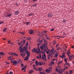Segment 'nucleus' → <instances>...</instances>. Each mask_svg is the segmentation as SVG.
<instances>
[{
    "label": "nucleus",
    "instance_id": "f257e3e1",
    "mask_svg": "<svg viewBox=\"0 0 74 74\" xmlns=\"http://www.w3.org/2000/svg\"><path fill=\"white\" fill-rule=\"evenodd\" d=\"M20 51L21 52H22V53H21V55L22 56V57H25V55H26L25 53H24L25 52V49L22 48L20 49Z\"/></svg>",
    "mask_w": 74,
    "mask_h": 74
},
{
    "label": "nucleus",
    "instance_id": "f03ea898",
    "mask_svg": "<svg viewBox=\"0 0 74 74\" xmlns=\"http://www.w3.org/2000/svg\"><path fill=\"white\" fill-rule=\"evenodd\" d=\"M25 44V40L24 39H23V41L21 40L20 43H18V45H21V46L19 47V49H21L22 47V46L24 44Z\"/></svg>",
    "mask_w": 74,
    "mask_h": 74
},
{
    "label": "nucleus",
    "instance_id": "7ed1b4c3",
    "mask_svg": "<svg viewBox=\"0 0 74 74\" xmlns=\"http://www.w3.org/2000/svg\"><path fill=\"white\" fill-rule=\"evenodd\" d=\"M56 71H57L58 73L59 74H63L62 71V69L60 70V66H58L56 67Z\"/></svg>",
    "mask_w": 74,
    "mask_h": 74
},
{
    "label": "nucleus",
    "instance_id": "20e7f679",
    "mask_svg": "<svg viewBox=\"0 0 74 74\" xmlns=\"http://www.w3.org/2000/svg\"><path fill=\"white\" fill-rule=\"evenodd\" d=\"M32 52H36L37 53H39L40 52V53H41V51H40V50L38 49H36V48L32 49Z\"/></svg>",
    "mask_w": 74,
    "mask_h": 74
},
{
    "label": "nucleus",
    "instance_id": "39448f33",
    "mask_svg": "<svg viewBox=\"0 0 74 74\" xmlns=\"http://www.w3.org/2000/svg\"><path fill=\"white\" fill-rule=\"evenodd\" d=\"M55 53V50L54 49H51L50 52L49 53V55H50L51 58H52V56H53V54Z\"/></svg>",
    "mask_w": 74,
    "mask_h": 74
},
{
    "label": "nucleus",
    "instance_id": "423d86ee",
    "mask_svg": "<svg viewBox=\"0 0 74 74\" xmlns=\"http://www.w3.org/2000/svg\"><path fill=\"white\" fill-rule=\"evenodd\" d=\"M45 47H44V45H42V46H41L40 47V48H41V51H42V53H44V54H45V53H44V49H45V50H44L45 51H47V49H46V48H45Z\"/></svg>",
    "mask_w": 74,
    "mask_h": 74
},
{
    "label": "nucleus",
    "instance_id": "0eeeda50",
    "mask_svg": "<svg viewBox=\"0 0 74 74\" xmlns=\"http://www.w3.org/2000/svg\"><path fill=\"white\" fill-rule=\"evenodd\" d=\"M52 68V67H49V69H47L45 70V71L47 72V73H50L51 72V69Z\"/></svg>",
    "mask_w": 74,
    "mask_h": 74
},
{
    "label": "nucleus",
    "instance_id": "6e6552de",
    "mask_svg": "<svg viewBox=\"0 0 74 74\" xmlns=\"http://www.w3.org/2000/svg\"><path fill=\"white\" fill-rule=\"evenodd\" d=\"M42 60H44L45 59V61H47V60H46V55H45V54H44V55H42Z\"/></svg>",
    "mask_w": 74,
    "mask_h": 74
},
{
    "label": "nucleus",
    "instance_id": "1a4fd4ad",
    "mask_svg": "<svg viewBox=\"0 0 74 74\" xmlns=\"http://www.w3.org/2000/svg\"><path fill=\"white\" fill-rule=\"evenodd\" d=\"M25 53H26H26H27V56H28V57H30V51H29L28 52V51L27 50L26 51V50L25 49Z\"/></svg>",
    "mask_w": 74,
    "mask_h": 74
},
{
    "label": "nucleus",
    "instance_id": "9d476101",
    "mask_svg": "<svg viewBox=\"0 0 74 74\" xmlns=\"http://www.w3.org/2000/svg\"><path fill=\"white\" fill-rule=\"evenodd\" d=\"M34 32V31L33 30L30 29L29 30V33L30 34H33Z\"/></svg>",
    "mask_w": 74,
    "mask_h": 74
},
{
    "label": "nucleus",
    "instance_id": "9b49d317",
    "mask_svg": "<svg viewBox=\"0 0 74 74\" xmlns=\"http://www.w3.org/2000/svg\"><path fill=\"white\" fill-rule=\"evenodd\" d=\"M65 53H62V56H59L60 58H65V54H64Z\"/></svg>",
    "mask_w": 74,
    "mask_h": 74
},
{
    "label": "nucleus",
    "instance_id": "f8f14e48",
    "mask_svg": "<svg viewBox=\"0 0 74 74\" xmlns=\"http://www.w3.org/2000/svg\"><path fill=\"white\" fill-rule=\"evenodd\" d=\"M44 35H45V34L42 32V33H41L39 34L38 36H39L40 37H43Z\"/></svg>",
    "mask_w": 74,
    "mask_h": 74
},
{
    "label": "nucleus",
    "instance_id": "ddd939ff",
    "mask_svg": "<svg viewBox=\"0 0 74 74\" xmlns=\"http://www.w3.org/2000/svg\"><path fill=\"white\" fill-rule=\"evenodd\" d=\"M48 17H52L53 16V15L51 13H49L47 15Z\"/></svg>",
    "mask_w": 74,
    "mask_h": 74
},
{
    "label": "nucleus",
    "instance_id": "4468645a",
    "mask_svg": "<svg viewBox=\"0 0 74 74\" xmlns=\"http://www.w3.org/2000/svg\"><path fill=\"white\" fill-rule=\"evenodd\" d=\"M39 56L40 57L38 56H37V59H41V53H39Z\"/></svg>",
    "mask_w": 74,
    "mask_h": 74
},
{
    "label": "nucleus",
    "instance_id": "2eb2a0df",
    "mask_svg": "<svg viewBox=\"0 0 74 74\" xmlns=\"http://www.w3.org/2000/svg\"><path fill=\"white\" fill-rule=\"evenodd\" d=\"M44 42L46 45H47V43H48V42L46 39H45L44 41Z\"/></svg>",
    "mask_w": 74,
    "mask_h": 74
},
{
    "label": "nucleus",
    "instance_id": "dca6fc26",
    "mask_svg": "<svg viewBox=\"0 0 74 74\" xmlns=\"http://www.w3.org/2000/svg\"><path fill=\"white\" fill-rule=\"evenodd\" d=\"M38 63H39V62H38L37 60H36L35 62V64L36 66H38Z\"/></svg>",
    "mask_w": 74,
    "mask_h": 74
},
{
    "label": "nucleus",
    "instance_id": "f3484780",
    "mask_svg": "<svg viewBox=\"0 0 74 74\" xmlns=\"http://www.w3.org/2000/svg\"><path fill=\"white\" fill-rule=\"evenodd\" d=\"M69 58L70 60H73V58L71 56H69Z\"/></svg>",
    "mask_w": 74,
    "mask_h": 74
},
{
    "label": "nucleus",
    "instance_id": "a211bd4d",
    "mask_svg": "<svg viewBox=\"0 0 74 74\" xmlns=\"http://www.w3.org/2000/svg\"><path fill=\"white\" fill-rule=\"evenodd\" d=\"M29 59V57L28 56H27L25 58L24 60H27Z\"/></svg>",
    "mask_w": 74,
    "mask_h": 74
},
{
    "label": "nucleus",
    "instance_id": "6ab92c4d",
    "mask_svg": "<svg viewBox=\"0 0 74 74\" xmlns=\"http://www.w3.org/2000/svg\"><path fill=\"white\" fill-rule=\"evenodd\" d=\"M7 73L8 74H13V72L12 71H10V72L8 71L7 72Z\"/></svg>",
    "mask_w": 74,
    "mask_h": 74
},
{
    "label": "nucleus",
    "instance_id": "aec40b11",
    "mask_svg": "<svg viewBox=\"0 0 74 74\" xmlns=\"http://www.w3.org/2000/svg\"><path fill=\"white\" fill-rule=\"evenodd\" d=\"M39 40L38 41V42L40 43H42V42H43V40H40V38H39Z\"/></svg>",
    "mask_w": 74,
    "mask_h": 74
},
{
    "label": "nucleus",
    "instance_id": "412c9836",
    "mask_svg": "<svg viewBox=\"0 0 74 74\" xmlns=\"http://www.w3.org/2000/svg\"><path fill=\"white\" fill-rule=\"evenodd\" d=\"M13 64H16V63H17V61H16L15 60H13Z\"/></svg>",
    "mask_w": 74,
    "mask_h": 74
},
{
    "label": "nucleus",
    "instance_id": "4be33fe9",
    "mask_svg": "<svg viewBox=\"0 0 74 74\" xmlns=\"http://www.w3.org/2000/svg\"><path fill=\"white\" fill-rule=\"evenodd\" d=\"M65 64L66 65H68V66L69 67L70 66V64L69 62H67L65 63Z\"/></svg>",
    "mask_w": 74,
    "mask_h": 74
},
{
    "label": "nucleus",
    "instance_id": "5701e85b",
    "mask_svg": "<svg viewBox=\"0 0 74 74\" xmlns=\"http://www.w3.org/2000/svg\"><path fill=\"white\" fill-rule=\"evenodd\" d=\"M0 55H2V56H4V53L3 52H1L0 53Z\"/></svg>",
    "mask_w": 74,
    "mask_h": 74
},
{
    "label": "nucleus",
    "instance_id": "b1692460",
    "mask_svg": "<svg viewBox=\"0 0 74 74\" xmlns=\"http://www.w3.org/2000/svg\"><path fill=\"white\" fill-rule=\"evenodd\" d=\"M15 14H16V15H18V14H19V11H16L15 12Z\"/></svg>",
    "mask_w": 74,
    "mask_h": 74
},
{
    "label": "nucleus",
    "instance_id": "393cba45",
    "mask_svg": "<svg viewBox=\"0 0 74 74\" xmlns=\"http://www.w3.org/2000/svg\"><path fill=\"white\" fill-rule=\"evenodd\" d=\"M11 15H12V14H8V15L6 16L7 17H9V18H10Z\"/></svg>",
    "mask_w": 74,
    "mask_h": 74
},
{
    "label": "nucleus",
    "instance_id": "a878e982",
    "mask_svg": "<svg viewBox=\"0 0 74 74\" xmlns=\"http://www.w3.org/2000/svg\"><path fill=\"white\" fill-rule=\"evenodd\" d=\"M56 42L55 40H54L53 41V45H55V44H56Z\"/></svg>",
    "mask_w": 74,
    "mask_h": 74
},
{
    "label": "nucleus",
    "instance_id": "bb28decb",
    "mask_svg": "<svg viewBox=\"0 0 74 74\" xmlns=\"http://www.w3.org/2000/svg\"><path fill=\"white\" fill-rule=\"evenodd\" d=\"M49 51H50V50H49V49H48V51H46L48 55L49 54Z\"/></svg>",
    "mask_w": 74,
    "mask_h": 74
},
{
    "label": "nucleus",
    "instance_id": "cd10ccee",
    "mask_svg": "<svg viewBox=\"0 0 74 74\" xmlns=\"http://www.w3.org/2000/svg\"><path fill=\"white\" fill-rule=\"evenodd\" d=\"M69 52L67 53V55L69 56H70V51H68Z\"/></svg>",
    "mask_w": 74,
    "mask_h": 74
},
{
    "label": "nucleus",
    "instance_id": "c85d7f7f",
    "mask_svg": "<svg viewBox=\"0 0 74 74\" xmlns=\"http://www.w3.org/2000/svg\"><path fill=\"white\" fill-rule=\"evenodd\" d=\"M30 22H27L25 24H26V25H27V26L28 25H29V23H30Z\"/></svg>",
    "mask_w": 74,
    "mask_h": 74
},
{
    "label": "nucleus",
    "instance_id": "c756f323",
    "mask_svg": "<svg viewBox=\"0 0 74 74\" xmlns=\"http://www.w3.org/2000/svg\"><path fill=\"white\" fill-rule=\"evenodd\" d=\"M33 71H33V70H30L29 71V73H33Z\"/></svg>",
    "mask_w": 74,
    "mask_h": 74
},
{
    "label": "nucleus",
    "instance_id": "7c9ffc66",
    "mask_svg": "<svg viewBox=\"0 0 74 74\" xmlns=\"http://www.w3.org/2000/svg\"><path fill=\"white\" fill-rule=\"evenodd\" d=\"M58 53H56L55 54V57L56 58V57H58Z\"/></svg>",
    "mask_w": 74,
    "mask_h": 74
},
{
    "label": "nucleus",
    "instance_id": "2f4dec72",
    "mask_svg": "<svg viewBox=\"0 0 74 74\" xmlns=\"http://www.w3.org/2000/svg\"><path fill=\"white\" fill-rule=\"evenodd\" d=\"M69 73H70L69 74H72L73 73V71L72 70L70 71Z\"/></svg>",
    "mask_w": 74,
    "mask_h": 74
},
{
    "label": "nucleus",
    "instance_id": "473e14b6",
    "mask_svg": "<svg viewBox=\"0 0 74 74\" xmlns=\"http://www.w3.org/2000/svg\"><path fill=\"white\" fill-rule=\"evenodd\" d=\"M38 70H39V71H42V68H41V67H40L39 68H38Z\"/></svg>",
    "mask_w": 74,
    "mask_h": 74
},
{
    "label": "nucleus",
    "instance_id": "72a5a7b5",
    "mask_svg": "<svg viewBox=\"0 0 74 74\" xmlns=\"http://www.w3.org/2000/svg\"><path fill=\"white\" fill-rule=\"evenodd\" d=\"M6 30H7V28H5L3 30V32H5L6 31Z\"/></svg>",
    "mask_w": 74,
    "mask_h": 74
},
{
    "label": "nucleus",
    "instance_id": "f704fd0d",
    "mask_svg": "<svg viewBox=\"0 0 74 74\" xmlns=\"http://www.w3.org/2000/svg\"><path fill=\"white\" fill-rule=\"evenodd\" d=\"M15 55V56H18V54H16L15 53H13V55Z\"/></svg>",
    "mask_w": 74,
    "mask_h": 74
},
{
    "label": "nucleus",
    "instance_id": "c9c22d12",
    "mask_svg": "<svg viewBox=\"0 0 74 74\" xmlns=\"http://www.w3.org/2000/svg\"><path fill=\"white\" fill-rule=\"evenodd\" d=\"M42 65V63L41 62H39V63L38 64V65H39V66H40V65Z\"/></svg>",
    "mask_w": 74,
    "mask_h": 74
},
{
    "label": "nucleus",
    "instance_id": "e433bc0d",
    "mask_svg": "<svg viewBox=\"0 0 74 74\" xmlns=\"http://www.w3.org/2000/svg\"><path fill=\"white\" fill-rule=\"evenodd\" d=\"M46 39L47 40H49V36H48L46 37Z\"/></svg>",
    "mask_w": 74,
    "mask_h": 74
},
{
    "label": "nucleus",
    "instance_id": "4c0bfd02",
    "mask_svg": "<svg viewBox=\"0 0 74 74\" xmlns=\"http://www.w3.org/2000/svg\"><path fill=\"white\" fill-rule=\"evenodd\" d=\"M59 44H57L56 46V48H58V46H59Z\"/></svg>",
    "mask_w": 74,
    "mask_h": 74
},
{
    "label": "nucleus",
    "instance_id": "58836bf2",
    "mask_svg": "<svg viewBox=\"0 0 74 74\" xmlns=\"http://www.w3.org/2000/svg\"><path fill=\"white\" fill-rule=\"evenodd\" d=\"M33 13H30L29 14V16H32V15H33Z\"/></svg>",
    "mask_w": 74,
    "mask_h": 74
},
{
    "label": "nucleus",
    "instance_id": "ea45409f",
    "mask_svg": "<svg viewBox=\"0 0 74 74\" xmlns=\"http://www.w3.org/2000/svg\"><path fill=\"white\" fill-rule=\"evenodd\" d=\"M45 47H46L45 48H46V49L47 50H48V47H47V45H46L45 46Z\"/></svg>",
    "mask_w": 74,
    "mask_h": 74
},
{
    "label": "nucleus",
    "instance_id": "a19ab883",
    "mask_svg": "<svg viewBox=\"0 0 74 74\" xmlns=\"http://www.w3.org/2000/svg\"><path fill=\"white\" fill-rule=\"evenodd\" d=\"M48 59L49 60L50 59V56L49 55L47 56Z\"/></svg>",
    "mask_w": 74,
    "mask_h": 74
},
{
    "label": "nucleus",
    "instance_id": "79ce46f5",
    "mask_svg": "<svg viewBox=\"0 0 74 74\" xmlns=\"http://www.w3.org/2000/svg\"><path fill=\"white\" fill-rule=\"evenodd\" d=\"M65 69L66 70L67 69H68V68H69V67H68V66H65Z\"/></svg>",
    "mask_w": 74,
    "mask_h": 74
},
{
    "label": "nucleus",
    "instance_id": "37998d69",
    "mask_svg": "<svg viewBox=\"0 0 74 74\" xmlns=\"http://www.w3.org/2000/svg\"><path fill=\"white\" fill-rule=\"evenodd\" d=\"M60 47H58V48H57V51H59V50H60Z\"/></svg>",
    "mask_w": 74,
    "mask_h": 74
},
{
    "label": "nucleus",
    "instance_id": "c03bdc74",
    "mask_svg": "<svg viewBox=\"0 0 74 74\" xmlns=\"http://www.w3.org/2000/svg\"><path fill=\"white\" fill-rule=\"evenodd\" d=\"M2 23H4V21H1V22H0V25H1V24H2Z\"/></svg>",
    "mask_w": 74,
    "mask_h": 74
},
{
    "label": "nucleus",
    "instance_id": "a18cd8bd",
    "mask_svg": "<svg viewBox=\"0 0 74 74\" xmlns=\"http://www.w3.org/2000/svg\"><path fill=\"white\" fill-rule=\"evenodd\" d=\"M62 62V61H60L58 63V64H60Z\"/></svg>",
    "mask_w": 74,
    "mask_h": 74
},
{
    "label": "nucleus",
    "instance_id": "49530a36",
    "mask_svg": "<svg viewBox=\"0 0 74 74\" xmlns=\"http://www.w3.org/2000/svg\"><path fill=\"white\" fill-rule=\"evenodd\" d=\"M27 40H31V38H30V37H29L28 38H27Z\"/></svg>",
    "mask_w": 74,
    "mask_h": 74
},
{
    "label": "nucleus",
    "instance_id": "de8ad7c7",
    "mask_svg": "<svg viewBox=\"0 0 74 74\" xmlns=\"http://www.w3.org/2000/svg\"><path fill=\"white\" fill-rule=\"evenodd\" d=\"M11 58V56L8 57V60H10Z\"/></svg>",
    "mask_w": 74,
    "mask_h": 74
},
{
    "label": "nucleus",
    "instance_id": "09e8293b",
    "mask_svg": "<svg viewBox=\"0 0 74 74\" xmlns=\"http://www.w3.org/2000/svg\"><path fill=\"white\" fill-rule=\"evenodd\" d=\"M9 55H13V53H9Z\"/></svg>",
    "mask_w": 74,
    "mask_h": 74
},
{
    "label": "nucleus",
    "instance_id": "8fccbe9b",
    "mask_svg": "<svg viewBox=\"0 0 74 74\" xmlns=\"http://www.w3.org/2000/svg\"><path fill=\"white\" fill-rule=\"evenodd\" d=\"M15 5L16 6H18V5H19V4H18V3H15Z\"/></svg>",
    "mask_w": 74,
    "mask_h": 74
},
{
    "label": "nucleus",
    "instance_id": "3c124183",
    "mask_svg": "<svg viewBox=\"0 0 74 74\" xmlns=\"http://www.w3.org/2000/svg\"><path fill=\"white\" fill-rule=\"evenodd\" d=\"M56 37H57V38H58L57 39H59L60 38V36H56Z\"/></svg>",
    "mask_w": 74,
    "mask_h": 74
},
{
    "label": "nucleus",
    "instance_id": "603ef678",
    "mask_svg": "<svg viewBox=\"0 0 74 74\" xmlns=\"http://www.w3.org/2000/svg\"><path fill=\"white\" fill-rule=\"evenodd\" d=\"M71 56H72V58L73 59H74V55H73V54H71Z\"/></svg>",
    "mask_w": 74,
    "mask_h": 74
},
{
    "label": "nucleus",
    "instance_id": "864d4df0",
    "mask_svg": "<svg viewBox=\"0 0 74 74\" xmlns=\"http://www.w3.org/2000/svg\"><path fill=\"white\" fill-rule=\"evenodd\" d=\"M66 70V69H64L62 71V70H62V74H63V72H64V70Z\"/></svg>",
    "mask_w": 74,
    "mask_h": 74
},
{
    "label": "nucleus",
    "instance_id": "5fc2aeb1",
    "mask_svg": "<svg viewBox=\"0 0 74 74\" xmlns=\"http://www.w3.org/2000/svg\"><path fill=\"white\" fill-rule=\"evenodd\" d=\"M8 44H10V42H11V41H10V40H9L8 41Z\"/></svg>",
    "mask_w": 74,
    "mask_h": 74
},
{
    "label": "nucleus",
    "instance_id": "6e6d98bb",
    "mask_svg": "<svg viewBox=\"0 0 74 74\" xmlns=\"http://www.w3.org/2000/svg\"><path fill=\"white\" fill-rule=\"evenodd\" d=\"M34 69H35V70H36V71H38V70H39L38 69H37L36 68H35Z\"/></svg>",
    "mask_w": 74,
    "mask_h": 74
},
{
    "label": "nucleus",
    "instance_id": "4d7b16f0",
    "mask_svg": "<svg viewBox=\"0 0 74 74\" xmlns=\"http://www.w3.org/2000/svg\"><path fill=\"white\" fill-rule=\"evenodd\" d=\"M37 5V4H35L34 5L32 6L33 7H36V5Z\"/></svg>",
    "mask_w": 74,
    "mask_h": 74
},
{
    "label": "nucleus",
    "instance_id": "13d9d810",
    "mask_svg": "<svg viewBox=\"0 0 74 74\" xmlns=\"http://www.w3.org/2000/svg\"><path fill=\"white\" fill-rule=\"evenodd\" d=\"M63 22H66V20H65L64 19L63 20Z\"/></svg>",
    "mask_w": 74,
    "mask_h": 74
},
{
    "label": "nucleus",
    "instance_id": "bf43d9fd",
    "mask_svg": "<svg viewBox=\"0 0 74 74\" xmlns=\"http://www.w3.org/2000/svg\"><path fill=\"white\" fill-rule=\"evenodd\" d=\"M37 1V0H33V2H34H34H35V1Z\"/></svg>",
    "mask_w": 74,
    "mask_h": 74
},
{
    "label": "nucleus",
    "instance_id": "052dcab7",
    "mask_svg": "<svg viewBox=\"0 0 74 74\" xmlns=\"http://www.w3.org/2000/svg\"><path fill=\"white\" fill-rule=\"evenodd\" d=\"M54 30V29H53H53H51L50 30V31H53Z\"/></svg>",
    "mask_w": 74,
    "mask_h": 74
},
{
    "label": "nucleus",
    "instance_id": "680f3d73",
    "mask_svg": "<svg viewBox=\"0 0 74 74\" xmlns=\"http://www.w3.org/2000/svg\"><path fill=\"white\" fill-rule=\"evenodd\" d=\"M45 37H48V34H45Z\"/></svg>",
    "mask_w": 74,
    "mask_h": 74
},
{
    "label": "nucleus",
    "instance_id": "e2e57ef3",
    "mask_svg": "<svg viewBox=\"0 0 74 74\" xmlns=\"http://www.w3.org/2000/svg\"><path fill=\"white\" fill-rule=\"evenodd\" d=\"M43 32L45 33H46V32H47V31H46V30H45Z\"/></svg>",
    "mask_w": 74,
    "mask_h": 74
},
{
    "label": "nucleus",
    "instance_id": "0e129e2a",
    "mask_svg": "<svg viewBox=\"0 0 74 74\" xmlns=\"http://www.w3.org/2000/svg\"><path fill=\"white\" fill-rule=\"evenodd\" d=\"M5 63H7V64H9V63H10L8 62H5Z\"/></svg>",
    "mask_w": 74,
    "mask_h": 74
},
{
    "label": "nucleus",
    "instance_id": "69168bd1",
    "mask_svg": "<svg viewBox=\"0 0 74 74\" xmlns=\"http://www.w3.org/2000/svg\"><path fill=\"white\" fill-rule=\"evenodd\" d=\"M51 64H52L53 65V64H54V62H51Z\"/></svg>",
    "mask_w": 74,
    "mask_h": 74
},
{
    "label": "nucleus",
    "instance_id": "338daca9",
    "mask_svg": "<svg viewBox=\"0 0 74 74\" xmlns=\"http://www.w3.org/2000/svg\"><path fill=\"white\" fill-rule=\"evenodd\" d=\"M64 61L66 63L67 62V60L65 59H64Z\"/></svg>",
    "mask_w": 74,
    "mask_h": 74
},
{
    "label": "nucleus",
    "instance_id": "774afa93",
    "mask_svg": "<svg viewBox=\"0 0 74 74\" xmlns=\"http://www.w3.org/2000/svg\"><path fill=\"white\" fill-rule=\"evenodd\" d=\"M40 73L41 74H44V72H40Z\"/></svg>",
    "mask_w": 74,
    "mask_h": 74
}]
</instances>
